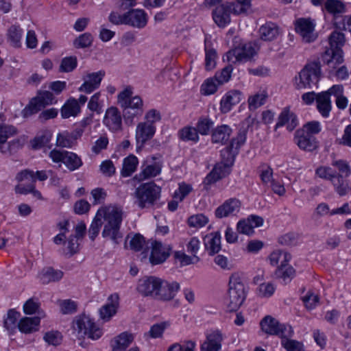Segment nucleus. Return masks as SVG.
Listing matches in <instances>:
<instances>
[{
	"instance_id": "nucleus-20",
	"label": "nucleus",
	"mask_w": 351,
	"mask_h": 351,
	"mask_svg": "<svg viewBox=\"0 0 351 351\" xmlns=\"http://www.w3.org/2000/svg\"><path fill=\"white\" fill-rule=\"evenodd\" d=\"M232 165V156L228 158V163L223 162L216 164L211 172L205 178L206 184H213L219 180L226 177L230 173V168Z\"/></svg>"
},
{
	"instance_id": "nucleus-43",
	"label": "nucleus",
	"mask_w": 351,
	"mask_h": 351,
	"mask_svg": "<svg viewBox=\"0 0 351 351\" xmlns=\"http://www.w3.org/2000/svg\"><path fill=\"white\" fill-rule=\"evenodd\" d=\"M64 154V164L69 171H73L82 166L83 162L80 157L75 153L67 151Z\"/></svg>"
},
{
	"instance_id": "nucleus-25",
	"label": "nucleus",
	"mask_w": 351,
	"mask_h": 351,
	"mask_svg": "<svg viewBox=\"0 0 351 351\" xmlns=\"http://www.w3.org/2000/svg\"><path fill=\"white\" fill-rule=\"evenodd\" d=\"M125 25L135 28H143L147 23V14L143 10H131L126 12Z\"/></svg>"
},
{
	"instance_id": "nucleus-60",
	"label": "nucleus",
	"mask_w": 351,
	"mask_h": 351,
	"mask_svg": "<svg viewBox=\"0 0 351 351\" xmlns=\"http://www.w3.org/2000/svg\"><path fill=\"white\" fill-rule=\"evenodd\" d=\"M75 143L73 138L68 133L64 132L57 136L56 145L61 147H71Z\"/></svg>"
},
{
	"instance_id": "nucleus-8",
	"label": "nucleus",
	"mask_w": 351,
	"mask_h": 351,
	"mask_svg": "<svg viewBox=\"0 0 351 351\" xmlns=\"http://www.w3.org/2000/svg\"><path fill=\"white\" fill-rule=\"evenodd\" d=\"M315 21L310 18H300L295 22V29L304 43H310L317 38Z\"/></svg>"
},
{
	"instance_id": "nucleus-4",
	"label": "nucleus",
	"mask_w": 351,
	"mask_h": 351,
	"mask_svg": "<svg viewBox=\"0 0 351 351\" xmlns=\"http://www.w3.org/2000/svg\"><path fill=\"white\" fill-rule=\"evenodd\" d=\"M160 188L154 182H147L141 184L135 191L136 203L141 208L153 205L159 198Z\"/></svg>"
},
{
	"instance_id": "nucleus-31",
	"label": "nucleus",
	"mask_w": 351,
	"mask_h": 351,
	"mask_svg": "<svg viewBox=\"0 0 351 351\" xmlns=\"http://www.w3.org/2000/svg\"><path fill=\"white\" fill-rule=\"evenodd\" d=\"M63 272L60 270L54 269L52 267H46L41 270L38 274L39 280L43 284H49L62 279Z\"/></svg>"
},
{
	"instance_id": "nucleus-61",
	"label": "nucleus",
	"mask_w": 351,
	"mask_h": 351,
	"mask_svg": "<svg viewBox=\"0 0 351 351\" xmlns=\"http://www.w3.org/2000/svg\"><path fill=\"white\" fill-rule=\"evenodd\" d=\"M169 326V323L167 322L155 324L151 327L148 333L152 338L156 339V338L161 337L165 330Z\"/></svg>"
},
{
	"instance_id": "nucleus-51",
	"label": "nucleus",
	"mask_w": 351,
	"mask_h": 351,
	"mask_svg": "<svg viewBox=\"0 0 351 351\" xmlns=\"http://www.w3.org/2000/svg\"><path fill=\"white\" fill-rule=\"evenodd\" d=\"M213 125L214 122L211 119L208 117H202L196 124V129L200 134L207 135Z\"/></svg>"
},
{
	"instance_id": "nucleus-1",
	"label": "nucleus",
	"mask_w": 351,
	"mask_h": 351,
	"mask_svg": "<svg viewBox=\"0 0 351 351\" xmlns=\"http://www.w3.org/2000/svg\"><path fill=\"white\" fill-rule=\"evenodd\" d=\"M97 214L102 221L104 226L102 237L118 243L119 239L122 238L120 232V226L123 220V212L121 207L117 205H108L100 208Z\"/></svg>"
},
{
	"instance_id": "nucleus-47",
	"label": "nucleus",
	"mask_w": 351,
	"mask_h": 351,
	"mask_svg": "<svg viewBox=\"0 0 351 351\" xmlns=\"http://www.w3.org/2000/svg\"><path fill=\"white\" fill-rule=\"evenodd\" d=\"M293 336H285L281 337V344L287 351H302L304 346L300 341L291 339Z\"/></svg>"
},
{
	"instance_id": "nucleus-24",
	"label": "nucleus",
	"mask_w": 351,
	"mask_h": 351,
	"mask_svg": "<svg viewBox=\"0 0 351 351\" xmlns=\"http://www.w3.org/2000/svg\"><path fill=\"white\" fill-rule=\"evenodd\" d=\"M298 124L297 116L290 110L289 107H286L279 114L275 129L286 125L289 131H292L297 127Z\"/></svg>"
},
{
	"instance_id": "nucleus-62",
	"label": "nucleus",
	"mask_w": 351,
	"mask_h": 351,
	"mask_svg": "<svg viewBox=\"0 0 351 351\" xmlns=\"http://www.w3.org/2000/svg\"><path fill=\"white\" fill-rule=\"evenodd\" d=\"M192 191V186L190 184L182 182L179 184L178 189L174 193L173 198L182 202Z\"/></svg>"
},
{
	"instance_id": "nucleus-50",
	"label": "nucleus",
	"mask_w": 351,
	"mask_h": 351,
	"mask_svg": "<svg viewBox=\"0 0 351 351\" xmlns=\"http://www.w3.org/2000/svg\"><path fill=\"white\" fill-rule=\"evenodd\" d=\"M64 245L66 247L64 250V254L69 257L72 256L75 254L79 252L80 244L78 243V239L73 235H71L67 241H65Z\"/></svg>"
},
{
	"instance_id": "nucleus-46",
	"label": "nucleus",
	"mask_w": 351,
	"mask_h": 351,
	"mask_svg": "<svg viewBox=\"0 0 351 351\" xmlns=\"http://www.w3.org/2000/svg\"><path fill=\"white\" fill-rule=\"evenodd\" d=\"M122 110L123 119L128 125H133L134 119L141 117L144 112V108H122Z\"/></svg>"
},
{
	"instance_id": "nucleus-16",
	"label": "nucleus",
	"mask_w": 351,
	"mask_h": 351,
	"mask_svg": "<svg viewBox=\"0 0 351 351\" xmlns=\"http://www.w3.org/2000/svg\"><path fill=\"white\" fill-rule=\"evenodd\" d=\"M172 247L170 245L163 244L160 241L152 242V252L149 261L152 265H158L165 262L170 256Z\"/></svg>"
},
{
	"instance_id": "nucleus-32",
	"label": "nucleus",
	"mask_w": 351,
	"mask_h": 351,
	"mask_svg": "<svg viewBox=\"0 0 351 351\" xmlns=\"http://www.w3.org/2000/svg\"><path fill=\"white\" fill-rule=\"evenodd\" d=\"M109 300L112 301L99 309L100 317L104 322L109 321L116 314L118 308L117 295H110Z\"/></svg>"
},
{
	"instance_id": "nucleus-35",
	"label": "nucleus",
	"mask_w": 351,
	"mask_h": 351,
	"mask_svg": "<svg viewBox=\"0 0 351 351\" xmlns=\"http://www.w3.org/2000/svg\"><path fill=\"white\" fill-rule=\"evenodd\" d=\"M80 112V106L75 98L69 99L61 108V116L63 119L76 117Z\"/></svg>"
},
{
	"instance_id": "nucleus-17",
	"label": "nucleus",
	"mask_w": 351,
	"mask_h": 351,
	"mask_svg": "<svg viewBox=\"0 0 351 351\" xmlns=\"http://www.w3.org/2000/svg\"><path fill=\"white\" fill-rule=\"evenodd\" d=\"M332 165L335 167L339 172H336V178L338 179L339 184V195L342 196L346 194L348 189V184L345 180L346 178L350 175L351 170L348 163L343 160H335L332 162Z\"/></svg>"
},
{
	"instance_id": "nucleus-18",
	"label": "nucleus",
	"mask_w": 351,
	"mask_h": 351,
	"mask_svg": "<svg viewBox=\"0 0 351 351\" xmlns=\"http://www.w3.org/2000/svg\"><path fill=\"white\" fill-rule=\"evenodd\" d=\"M104 75L105 72L104 71L86 73L82 77L84 82L79 87L78 90L86 94L91 93L99 87Z\"/></svg>"
},
{
	"instance_id": "nucleus-3",
	"label": "nucleus",
	"mask_w": 351,
	"mask_h": 351,
	"mask_svg": "<svg viewBox=\"0 0 351 351\" xmlns=\"http://www.w3.org/2000/svg\"><path fill=\"white\" fill-rule=\"evenodd\" d=\"M321 75L319 63L311 62L306 64L295 77V86L298 89L311 88L317 84Z\"/></svg>"
},
{
	"instance_id": "nucleus-56",
	"label": "nucleus",
	"mask_w": 351,
	"mask_h": 351,
	"mask_svg": "<svg viewBox=\"0 0 351 351\" xmlns=\"http://www.w3.org/2000/svg\"><path fill=\"white\" fill-rule=\"evenodd\" d=\"M161 113L156 109H150L146 112L143 122L148 125L156 126V123L160 121Z\"/></svg>"
},
{
	"instance_id": "nucleus-52",
	"label": "nucleus",
	"mask_w": 351,
	"mask_h": 351,
	"mask_svg": "<svg viewBox=\"0 0 351 351\" xmlns=\"http://www.w3.org/2000/svg\"><path fill=\"white\" fill-rule=\"evenodd\" d=\"M174 258L180 261L182 266L195 264L199 261V258L197 256H189L182 251L176 252Z\"/></svg>"
},
{
	"instance_id": "nucleus-22",
	"label": "nucleus",
	"mask_w": 351,
	"mask_h": 351,
	"mask_svg": "<svg viewBox=\"0 0 351 351\" xmlns=\"http://www.w3.org/2000/svg\"><path fill=\"white\" fill-rule=\"evenodd\" d=\"M156 131V126L148 125L143 121L136 125L135 130V138L138 147H143L146 142L151 140Z\"/></svg>"
},
{
	"instance_id": "nucleus-54",
	"label": "nucleus",
	"mask_w": 351,
	"mask_h": 351,
	"mask_svg": "<svg viewBox=\"0 0 351 351\" xmlns=\"http://www.w3.org/2000/svg\"><path fill=\"white\" fill-rule=\"evenodd\" d=\"M330 48L342 49L345 44L344 34L339 32H333L328 38Z\"/></svg>"
},
{
	"instance_id": "nucleus-48",
	"label": "nucleus",
	"mask_w": 351,
	"mask_h": 351,
	"mask_svg": "<svg viewBox=\"0 0 351 351\" xmlns=\"http://www.w3.org/2000/svg\"><path fill=\"white\" fill-rule=\"evenodd\" d=\"M220 85L215 77L208 78L202 84L201 93L204 95L214 94Z\"/></svg>"
},
{
	"instance_id": "nucleus-23",
	"label": "nucleus",
	"mask_w": 351,
	"mask_h": 351,
	"mask_svg": "<svg viewBox=\"0 0 351 351\" xmlns=\"http://www.w3.org/2000/svg\"><path fill=\"white\" fill-rule=\"evenodd\" d=\"M295 143L301 149L308 152H313L317 147L315 138L306 134L304 130H298L295 133Z\"/></svg>"
},
{
	"instance_id": "nucleus-40",
	"label": "nucleus",
	"mask_w": 351,
	"mask_h": 351,
	"mask_svg": "<svg viewBox=\"0 0 351 351\" xmlns=\"http://www.w3.org/2000/svg\"><path fill=\"white\" fill-rule=\"evenodd\" d=\"M23 29L19 25H12L8 29L7 38L10 45L19 48L21 46Z\"/></svg>"
},
{
	"instance_id": "nucleus-36",
	"label": "nucleus",
	"mask_w": 351,
	"mask_h": 351,
	"mask_svg": "<svg viewBox=\"0 0 351 351\" xmlns=\"http://www.w3.org/2000/svg\"><path fill=\"white\" fill-rule=\"evenodd\" d=\"M40 319L38 317H23L18 324L19 329L24 333H31L38 330Z\"/></svg>"
},
{
	"instance_id": "nucleus-5",
	"label": "nucleus",
	"mask_w": 351,
	"mask_h": 351,
	"mask_svg": "<svg viewBox=\"0 0 351 351\" xmlns=\"http://www.w3.org/2000/svg\"><path fill=\"white\" fill-rule=\"evenodd\" d=\"M73 329L80 337L87 336L93 340L98 339L102 335L99 328L86 315L76 317L73 322Z\"/></svg>"
},
{
	"instance_id": "nucleus-44",
	"label": "nucleus",
	"mask_w": 351,
	"mask_h": 351,
	"mask_svg": "<svg viewBox=\"0 0 351 351\" xmlns=\"http://www.w3.org/2000/svg\"><path fill=\"white\" fill-rule=\"evenodd\" d=\"M324 10L335 16L345 12L346 7L339 0H326L324 3Z\"/></svg>"
},
{
	"instance_id": "nucleus-38",
	"label": "nucleus",
	"mask_w": 351,
	"mask_h": 351,
	"mask_svg": "<svg viewBox=\"0 0 351 351\" xmlns=\"http://www.w3.org/2000/svg\"><path fill=\"white\" fill-rule=\"evenodd\" d=\"M261 38L265 41L275 39L279 34L278 27L274 23H267L259 29Z\"/></svg>"
},
{
	"instance_id": "nucleus-21",
	"label": "nucleus",
	"mask_w": 351,
	"mask_h": 351,
	"mask_svg": "<svg viewBox=\"0 0 351 351\" xmlns=\"http://www.w3.org/2000/svg\"><path fill=\"white\" fill-rule=\"evenodd\" d=\"M241 206V202L239 199L230 198L216 208L215 215L217 218L235 216L240 211Z\"/></svg>"
},
{
	"instance_id": "nucleus-15",
	"label": "nucleus",
	"mask_w": 351,
	"mask_h": 351,
	"mask_svg": "<svg viewBox=\"0 0 351 351\" xmlns=\"http://www.w3.org/2000/svg\"><path fill=\"white\" fill-rule=\"evenodd\" d=\"M180 284L176 281L161 279L156 300L168 302L172 300L180 290Z\"/></svg>"
},
{
	"instance_id": "nucleus-58",
	"label": "nucleus",
	"mask_w": 351,
	"mask_h": 351,
	"mask_svg": "<svg viewBox=\"0 0 351 351\" xmlns=\"http://www.w3.org/2000/svg\"><path fill=\"white\" fill-rule=\"evenodd\" d=\"M275 289L271 282H263L257 289V294L261 298H269L274 294Z\"/></svg>"
},
{
	"instance_id": "nucleus-41",
	"label": "nucleus",
	"mask_w": 351,
	"mask_h": 351,
	"mask_svg": "<svg viewBox=\"0 0 351 351\" xmlns=\"http://www.w3.org/2000/svg\"><path fill=\"white\" fill-rule=\"evenodd\" d=\"M138 164V160L134 155H130L125 158L123 161V167L121 169L122 176H130L136 171Z\"/></svg>"
},
{
	"instance_id": "nucleus-26",
	"label": "nucleus",
	"mask_w": 351,
	"mask_h": 351,
	"mask_svg": "<svg viewBox=\"0 0 351 351\" xmlns=\"http://www.w3.org/2000/svg\"><path fill=\"white\" fill-rule=\"evenodd\" d=\"M322 60L329 68L335 69L343 62V50L328 47L322 55Z\"/></svg>"
},
{
	"instance_id": "nucleus-42",
	"label": "nucleus",
	"mask_w": 351,
	"mask_h": 351,
	"mask_svg": "<svg viewBox=\"0 0 351 351\" xmlns=\"http://www.w3.org/2000/svg\"><path fill=\"white\" fill-rule=\"evenodd\" d=\"M269 261L272 265L285 266L291 259V255L281 250L274 251L269 256Z\"/></svg>"
},
{
	"instance_id": "nucleus-14",
	"label": "nucleus",
	"mask_w": 351,
	"mask_h": 351,
	"mask_svg": "<svg viewBox=\"0 0 351 351\" xmlns=\"http://www.w3.org/2000/svg\"><path fill=\"white\" fill-rule=\"evenodd\" d=\"M161 278L156 276L145 277L138 280L137 291L142 295L156 300Z\"/></svg>"
},
{
	"instance_id": "nucleus-13",
	"label": "nucleus",
	"mask_w": 351,
	"mask_h": 351,
	"mask_svg": "<svg viewBox=\"0 0 351 351\" xmlns=\"http://www.w3.org/2000/svg\"><path fill=\"white\" fill-rule=\"evenodd\" d=\"M117 104L121 108H144L143 99L138 96H133V89L130 86L125 87L117 95Z\"/></svg>"
},
{
	"instance_id": "nucleus-49",
	"label": "nucleus",
	"mask_w": 351,
	"mask_h": 351,
	"mask_svg": "<svg viewBox=\"0 0 351 351\" xmlns=\"http://www.w3.org/2000/svg\"><path fill=\"white\" fill-rule=\"evenodd\" d=\"M276 277L281 278L285 283L289 282L295 275V270L291 266L278 267L276 271Z\"/></svg>"
},
{
	"instance_id": "nucleus-29",
	"label": "nucleus",
	"mask_w": 351,
	"mask_h": 351,
	"mask_svg": "<svg viewBox=\"0 0 351 351\" xmlns=\"http://www.w3.org/2000/svg\"><path fill=\"white\" fill-rule=\"evenodd\" d=\"M232 129L228 125H221L213 129L211 141L213 143L225 144L230 138Z\"/></svg>"
},
{
	"instance_id": "nucleus-28",
	"label": "nucleus",
	"mask_w": 351,
	"mask_h": 351,
	"mask_svg": "<svg viewBox=\"0 0 351 351\" xmlns=\"http://www.w3.org/2000/svg\"><path fill=\"white\" fill-rule=\"evenodd\" d=\"M241 94L238 90H231L226 93L220 101V110L222 113L230 112L232 107L241 101Z\"/></svg>"
},
{
	"instance_id": "nucleus-11",
	"label": "nucleus",
	"mask_w": 351,
	"mask_h": 351,
	"mask_svg": "<svg viewBox=\"0 0 351 351\" xmlns=\"http://www.w3.org/2000/svg\"><path fill=\"white\" fill-rule=\"evenodd\" d=\"M56 102V100L52 93L48 90L41 91L24 109V115L27 116L35 114L46 106L51 105Z\"/></svg>"
},
{
	"instance_id": "nucleus-57",
	"label": "nucleus",
	"mask_w": 351,
	"mask_h": 351,
	"mask_svg": "<svg viewBox=\"0 0 351 351\" xmlns=\"http://www.w3.org/2000/svg\"><path fill=\"white\" fill-rule=\"evenodd\" d=\"M77 63V58L75 57L64 58L61 61L59 71L64 73L71 72L76 68Z\"/></svg>"
},
{
	"instance_id": "nucleus-53",
	"label": "nucleus",
	"mask_w": 351,
	"mask_h": 351,
	"mask_svg": "<svg viewBox=\"0 0 351 351\" xmlns=\"http://www.w3.org/2000/svg\"><path fill=\"white\" fill-rule=\"evenodd\" d=\"M205 67L206 70H212L216 66V60L217 58L216 51L213 48H209L206 45L205 46Z\"/></svg>"
},
{
	"instance_id": "nucleus-30",
	"label": "nucleus",
	"mask_w": 351,
	"mask_h": 351,
	"mask_svg": "<svg viewBox=\"0 0 351 351\" xmlns=\"http://www.w3.org/2000/svg\"><path fill=\"white\" fill-rule=\"evenodd\" d=\"M204 241L206 250L210 254L217 253L221 250V235L219 232L207 234Z\"/></svg>"
},
{
	"instance_id": "nucleus-12",
	"label": "nucleus",
	"mask_w": 351,
	"mask_h": 351,
	"mask_svg": "<svg viewBox=\"0 0 351 351\" xmlns=\"http://www.w3.org/2000/svg\"><path fill=\"white\" fill-rule=\"evenodd\" d=\"M234 2H225L217 6L212 12L215 23L221 28L226 27L231 21L230 14H234Z\"/></svg>"
},
{
	"instance_id": "nucleus-6",
	"label": "nucleus",
	"mask_w": 351,
	"mask_h": 351,
	"mask_svg": "<svg viewBox=\"0 0 351 351\" xmlns=\"http://www.w3.org/2000/svg\"><path fill=\"white\" fill-rule=\"evenodd\" d=\"M162 161L160 155L149 156L141 167V172L134 176L138 182L150 179L161 173Z\"/></svg>"
},
{
	"instance_id": "nucleus-63",
	"label": "nucleus",
	"mask_w": 351,
	"mask_h": 351,
	"mask_svg": "<svg viewBox=\"0 0 351 351\" xmlns=\"http://www.w3.org/2000/svg\"><path fill=\"white\" fill-rule=\"evenodd\" d=\"M232 71V66L228 65L222 69L219 72H217L214 77L221 85L228 82V80L230 79Z\"/></svg>"
},
{
	"instance_id": "nucleus-10",
	"label": "nucleus",
	"mask_w": 351,
	"mask_h": 351,
	"mask_svg": "<svg viewBox=\"0 0 351 351\" xmlns=\"http://www.w3.org/2000/svg\"><path fill=\"white\" fill-rule=\"evenodd\" d=\"M17 134L16 128L5 123V118L0 115V152L8 154L11 152L12 147L19 144V141L7 142V140Z\"/></svg>"
},
{
	"instance_id": "nucleus-55",
	"label": "nucleus",
	"mask_w": 351,
	"mask_h": 351,
	"mask_svg": "<svg viewBox=\"0 0 351 351\" xmlns=\"http://www.w3.org/2000/svg\"><path fill=\"white\" fill-rule=\"evenodd\" d=\"M93 41V36L91 34L86 32L80 35L73 42L76 48H86L91 46Z\"/></svg>"
},
{
	"instance_id": "nucleus-64",
	"label": "nucleus",
	"mask_w": 351,
	"mask_h": 351,
	"mask_svg": "<svg viewBox=\"0 0 351 351\" xmlns=\"http://www.w3.org/2000/svg\"><path fill=\"white\" fill-rule=\"evenodd\" d=\"M196 346L195 341L189 340L184 343L183 345L174 343L171 345L167 351H194Z\"/></svg>"
},
{
	"instance_id": "nucleus-39",
	"label": "nucleus",
	"mask_w": 351,
	"mask_h": 351,
	"mask_svg": "<svg viewBox=\"0 0 351 351\" xmlns=\"http://www.w3.org/2000/svg\"><path fill=\"white\" fill-rule=\"evenodd\" d=\"M133 341L131 334L123 332L112 341V351H125Z\"/></svg>"
},
{
	"instance_id": "nucleus-37",
	"label": "nucleus",
	"mask_w": 351,
	"mask_h": 351,
	"mask_svg": "<svg viewBox=\"0 0 351 351\" xmlns=\"http://www.w3.org/2000/svg\"><path fill=\"white\" fill-rule=\"evenodd\" d=\"M268 97V94L265 90H260L255 94L249 97L247 99L249 110L252 111L264 105Z\"/></svg>"
},
{
	"instance_id": "nucleus-45",
	"label": "nucleus",
	"mask_w": 351,
	"mask_h": 351,
	"mask_svg": "<svg viewBox=\"0 0 351 351\" xmlns=\"http://www.w3.org/2000/svg\"><path fill=\"white\" fill-rule=\"evenodd\" d=\"M179 137L184 141H193L197 143L199 141L198 132L196 128L186 126L182 128L178 132Z\"/></svg>"
},
{
	"instance_id": "nucleus-59",
	"label": "nucleus",
	"mask_w": 351,
	"mask_h": 351,
	"mask_svg": "<svg viewBox=\"0 0 351 351\" xmlns=\"http://www.w3.org/2000/svg\"><path fill=\"white\" fill-rule=\"evenodd\" d=\"M208 222V219L202 214L193 215L188 219L189 226L196 228L204 226Z\"/></svg>"
},
{
	"instance_id": "nucleus-7",
	"label": "nucleus",
	"mask_w": 351,
	"mask_h": 351,
	"mask_svg": "<svg viewBox=\"0 0 351 351\" xmlns=\"http://www.w3.org/2000/svg\"><path fill=\"white\" fill-rule=\"evenodd\" d=\"M263 332L271 335H277L280 338L285 336H293V330L291 326L280 324L271 316H265L261 322Z\"/></svg>"
},
{
	"instance_id": "nucleus-33",
	"label": "nucleus",
	"mask_w": 351,
	"mask_h": 351,
	"mask_svg": "<svg viewBox=\"0 0 351 351\" xmlns=\"http://www.w3.org/2000/svg\"><path fill=\"white\" fill-rule=\"evenodd\" d=\"M317 108L321 115L324 117H328L332 109L330 98L327 93H320L316 96Z\"/></svg>"
},
{
	"instance_id": "nucleus-2",
	"label": "nucleus",
	"mask_w": 351,
	"mask_h": 351,
	"mask_svg": "<svg viewBox=\"0 0 351 351\" xmlns=\"http://www.w3.org/2000/svg\"><path fill=\"white\" fill-rule=\"evenodd\" d=\"M246 287L243 274H232L229 279L228 308L230 311H236L242 305L246 298Z\"/></svg>"
},
{
	"instance_id": "nucleus-34",
	"label": "nucleus",
	"mask_w": 351,
	"mask_h": 351,
	"mask_svg": "<svg viewBox=\"0 0 351 351\" xmlns=\"http://www.w3.org/2000/svg\"><path fill=\"white\" fill-rule=\"evenodd\" d=\"M315 174L322 179L330 180L339 194V189L340 188L338 182L339 178H336V171L331 167L326 166L319 167L315 171Z\"/></svg>"
},
{
	"instance_id": "nucleus-9",
	"label": "nucleus",
	"mask_w": 351,
	"mask_h": 351,
	"mask_svg": "<svg viewBox=\"0 0 351 351\" xmlns=\"http://www.w3.org/2000/svg\"><path fill=\"white\" fill-rule=\"evenodd\" d=\"M258 47L256 43H247L241 47L230 50L227 53V59L229 62L237 63L239 62H246L256 54Z\"/></svg>"
},
{
	"instance_id": "nucleus-27",
	"label": "nucleus",
	"mask_w": 351,
	"mask_h": 351,
	"mask_svg": "<svg viewBox=\"0 0 351 351\" xmlns=\"http://www.w3.org/2000/svg\"><path fill=\"white\" fill-rule=\"evenodd\" d=\"M223 335L219 330H214L206 335V340L202 344V351H219L221 347Z\"/></svg>"
},
{
	"instance_id": "nucleus-19",
	"label": "nucleus",
	"mask_w": 351,
	"mask_h": 351,
	"mask_svg": "<svg viewBox=\"0 0 351 351\" xmlns=\"http://www.w3.org/2000/svg\"><path fill=\"white\" fill-rule=\"evenodd\" d=\"M103 123L112 132L121 131L122 130V115L119 110L114 106L108 108L106 110Z\"/></svg>"
}]
</instances>
